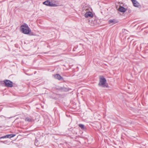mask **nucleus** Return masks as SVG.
Here are the masks:
<instances>
[{"mask_svg":"<svg viewBox=\"0 0 148 148\" xmlns=\"http://www.w3.org/2000/svg\"><path fill=\"white\" fill-rule=\"evenodd\" d=\"M21 31L25 34H29L31 32V30L27 24L24 23L21 26Z\"/></svg>","mask_w":148,"mask_h":148,"instance_id":"obj_1","label":"nucleus"},{"mask_svg":"<svg viewBox=\"0 0 148 148\" xmlns=\"http://www.w3.org/2000/svg\"><path fill=\"white\" fill-rule=\"evenodd\" d=\"M106 82V80L105 78L102 76L100 78L99 82V86H102L103 87H105L108 88V85H105V83Z\"/></svg>","mask_w":148,"mask_h":148,"instance_id":"obj_2","label":"nucleus"},{"mask_svg":"<svg viewBox=\"0 0 148 148\" xmlns=\"http://www.w3.org/2000/svg\"><path fill=\"white\" fill-rule=\"evenodd\" d=\"M5 85L6 86L8 87H12L13 85V82H12L9 80H5L3 81Z\"/></svg>","mask_w":148,"mask_h":148,"instance_id":"obj_3","label":"nucleus"},{"mask_svg":"<svg viewBox=\"0 0 148 148\" xmlns=\"http://www.w3.org/2000/svg\"><path fill=\"white\" fill-rule=\"evenodd\" d=\"M43 4L47 6H49L51 7H56L57 6V5L53 3L50 1L47 0L43 3Z\"/></svg>","mask_w":148,"mask_h":148,"instance_id":"obj_4","label":"nucleus"},{"mask_svg":"<svg viewBox=\"0 0 148 148\" xmlns=\"http://www.w3.org/2000/svg\"><path fill=\"white\" fill-rule=\"evenodd\" d=\"M57 89L61 92H67L71 90V88H65L64 87H59L57 88Z\"/></svg>","mask_w":148,"mask_h":148,"instance_id":"obj_5","label":"nucleus"},{"mask_svg":"<svg viewBox=\"0 0 148 148\" xmlns=\"http://www.w3.org/2000/svg\"><path fill=\"white\" fill-rule=\"evenodd\" d=\"M84 16L86 18L89 17H93V14L91 12H86L84 14Z\"/></svg>","mask_w":148,"mask_h":148,"instance_id":"obj_6","label":"nucleus"},{"mask_svg":"<svg viewBox=\"0 0 148 148\" xmlns=\"http://www.w3.org/2000/svg\"><path fill=\"white\" fill-rule=\"evenodd\" d=\"M55 78L56 79H58L59 80H60L61 79H63L62 77L60 75L58 74H57L54 75Z\"/></svg>","mask_w":148,"mask_h":148,"instance_id":"obj_7","label":"nucleus"},{"mask_svg":"<svg viewBox=\"0 0 148 148\" xmlns=\"http://www.w3.org/2000/svg\"><path fill=\"white\" fill-rule=\"evenodd\" d=\"M118 22V21L114 19H110L108 21V23L109 24H112V25L115 24Z\"/></svg>","mask_w":148,"mask_h":148,"instance_id":"obj_8","label":"nucleus"},{"mask_svg":"<svg viewBox=\"0 0 148 148\" xmlns=\"http://www.w3.org/2000/svg\"><path fill=\"white\" fill-rule=\"evenodd\" d=\"M126 9L124 7L122 6H121L119 9V10L122 12H125L126 11Z\"/></svg>","mask_w":148,"mask_h":148,"instance_id":"obj_9","label":"nucleus"},{"mask_svg":"<svg viewBox=\"0 0 148 148\" xmlns=\"http://www.w3.org/2000/svg\"><path fill=\"white\" fill-rule=\"evenodd\" d=\"M15 135H16L15 134H11L6 135V136H7V138H10L14 137Z\"/></svg>","mask_w":148,"mask_h":148,"instance_id":"obj_10","label":"nucleus"},{"mask_svg":"<svg viewBox=\"0 0 148 148\" xmlns=\"http://www.w3.org/2000/svg\"><path fill=\"white\" fill-rule=\"evenodd\" d=\"M25 121L28 122H32V119L29 117H27L25 119Z\"/></svg>","mask_w":148,"mask_h":148,"instance_id":"obj_11","label":"nucleus"},{"mask_svg":"<svg viewBox=\"0 0 148 148\" xmlns=\"http://www.w3.org/2000/svg\"><path fill=\"white\" fill-rule=\"evenodd\" d=\"M79 126L82 129L84 130L85 129L84 125L80 124H79Z\"/></svg>","mask_w":148,"mask_h":148,"instance_id":"obj_12","label":"nucleus"},{"mask_svg":"<svg viewBox=\"0 0 148 148\" xmlns=\"http://www.w3.org/2000/svg\"><path fill=\"white\" fill-rule=\"evenodd\" d=\"M133 5L135 7H138L140 6V4L137 1L136 3H134Z\"/></svg>","mask_w":148,"mask_h":148,"instance_id":"obj_13","label":"nucleus"},{"mask_svg":"<svg viewBox=\"0 0 148 148\" xmlns=\"http://www.w3.org/2000/svg\"><path fill=\"white\" fill-rule=\"evenodd\" d=\"M122 32L123 33H124L125 34H127L128 32L125 29H122Z\"/></svg>","mask_w":148,"mask_h":148,"instance_id":"obj_14","label":"nucleus"},{"mask_svg":"<svg viewBox=\"0 0 148 148\" xmlns=\"http://www.w3.org/2000/svg\"><path fill=\"white\" fill-rule=\"evenodd\" d=\"M133 5H134V3H136L137 1L136 0H131Z\"/></svg>","mask_w":148,"mask_h":148,"instance_id":"obj_15","label":"nucleus"},{"mask_svg":"<svg viewBox=\"0 0 148 148\" xmlns=\"http://www.w3.org/2000/svg\"><path fill=\"white\" fill-rule=\"evenodd\" d=\"M38 141L36 140L35 142V145L37 146L38 145V144L37 143Z\"/></svg>","mask_w":148,"mask_h":148,"instance_id":"obj_16","label":"nucleus"},{"mask_svg":"<svg viewBox=\"0 0 148 148\" xmlns=\"http://www.w3.org/2000/svg\"><path fill=\"white\" fill-rule=\"evenodd\" d=\"M7 136H6H6H2L1 137V138H7Z\"/></svg>","mask_w":148,"mask_h":148,"instance_id":"obj_17","label":"nucleus"}]
</instances>
